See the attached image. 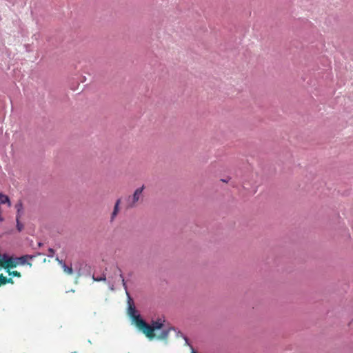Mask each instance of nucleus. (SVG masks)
<instances>
[{"label":"nucleus","mask_w":353,"mask_h":353,"mask_svg":"<svg viewBox=\"0 0 353 353\" xmlns=\"http://www.w3.org/2000/svg\"><path fill=\"white\" fill-rule=\"evenodd\" d=\"M83 265V263L81 261H74L71 263L70 267L68 266V275L73 276V280L75 283H77V279L81 275V271Z\"/></svg>","instance_id":"nucleus-3"},{"label":"nucleus","mask_w":353,"mask_h":353,"mask_svg":"<svg viewBox=\"0 0 353 353\" xmlns=\"http://www.w3.org/2000/svg\"><path fill=\"white\" fill-rule=\"evenodd\" d=\"M7 272H8L9 275H12L13 276H17V277L21 276V273L18 271H16V270L10 271V270H8Z\"/></svg>","instance_id":"nucleus-11"},{"label":"nucleus","mask_w":353,"mask_h":353,"mask_svg":"<svg viewBox=\"0 0 353 353\" xmlns=\"http://www.w3.org/2000/svg\"><path fill=\"white\" fill-rule=\"evenodd\" d=\"M16 220H17V230L19 231H21L23 228V224H21L20 223L19 219H16Z\"/></svg>","instance_id":"nucleus-13"},{"label":"nucleus","mask_w":353,"mask_h":353,"mask_svg":"<svg viewBox=\"0 0 353 353\" xmlns=\"http://www.w3.org/2000/svg\"><path fill=\"white\" fill-rule=\"evenodd\" d=\"M192 353H196V352L194 350V349H192Z\"/></svg>","instance_id":"nucleus-19"},{"label":"nucleus","mask_w":353,"mask_h":353,"mask_svg":"<svg viewBox=\"0 0 353 353\" xmlns=\"http://www.w3.org/2000/svg\"><path fill=\"white\" fill-rule=\"evenodd\" d=\"M94 279L95 281H105V276H101V277H99V278H94Z\"/></svg>","instance_id":"nucleus-15"},{"label":"nucleus","mask_w":353,"mask_h":353,"mask_svg":"<svg viewBox=\"0 0 353 353\" xmlns=\"http://www.w3.org/2000/svg\"><path fill=\"white\" fill-rule=\"evenodd\" d=\"M145 188L144 185L137 188L135 190L134 194L132 196H129L126 199V209H131L137 206V203L142 199L143 197V191Z\"/></svg>","instance_id":"nucleus-2"},{"label":"nucleus","mask_w":353,"mask_h":353,"mask_svg":"<svg viewBox=\"0 0 353 353\" xmlns=\"http://www.w3.org/2000/svg\"><path fill=\"white\" fill-rule=\"evenodd\" d=\"M49 252H50V253H53V250H52V249H51V248H50V249H49Z\"/></svg>","instance_id":"nucleus-18"},{"label":"nucleus","mask_w":353,"mask_h":353,"mask_svg":"<svg viewBox=\"0 0 353 353\" xmlns=\"http://www.w3.org/2000/svg\"><path fill=\"white\" fill-rule=\"evenodd\" d=\"M172 330V327H170L168 329L163 330L160 334L156 336L157 339L160 340H167L168 338L170 331Z\"/></svg>","instance_id":"nucleus-8"},{"label":"nucleus","mask_w":353,"mask_h":353,"mask_svg":"<svg viewBox=\"0 0 353 353\" xmlns=\"http://www.w3.org/2000/svg\"><path fill=\"white\" fill-rule=\"evenodd\" d=\"M38 245H39V246H41L42 244H41V243H39Z\"/></svg>","instance_id":"nucleus-20"},{"label":"nucleus","mask_w":353,"mask_h":353,"mask_svg":"<svg viewBox=\"0 0 353 353\" xmlns=\"http://www.w3.org/2000/svg\"><path fill=\"white\" fill-rule=\"evenodd\" d=\"M137 327L150 340L156 338L154 331L161 330L164 326V320L159 319L157 321H152L151 325L147 323L142 319L137 317Z\"/></svg>","instance_id":"nucleus-1"},{"label":"nucleus","mask_w":353,"mask_h":353,"mask_svg":"<svg viewBox=\"0 0 353 353\" xmlns=\"http://www.w3.org/2000/svg\"><path fill=\"white\" fill-rule=\"evenodd\" d=\"M63 269H64V271H66V265H65V264H64V265H63Z\"/></svg>","instance_id":"nucleus-17"},{"label":"nucleus","mask_w":353,"mask_h":353,"mask_svg":"<svg viewBox=\"0 0 353 353\" xmlns=\"http://www.w3.org/2000/svg\"><path fill=\"white\" fill-rule=\"evenodd\" d=\"M120 277L121 279L122 284H123L124 288L126 289L127 286H126L125 281V279L123 278V274L121 273L120 274Z\"/></svg>","instance_id":"nucleus-14"},{"label":"nucleus","mask_w":353,"mask_h":353,"mask_svg":"<svg viewBox=\"0 0 353 353\" xmlns=\"http://www.w3.org/2000/svg\"><path fill=\"white\" fill-rule=\"evenodd\" d=\"M129 314L131 316V318L132 319L135 325L137 326V321H136L137 317H138L139 319H141V318L139 314H137V310H136L135 307L132 305H130V307H129Z\"/></svg>","instance_id":"nucleus-6"},{"label":"nucleus","mask_w":353,"mask_h":353,"mask_svg":"<svg viewBox=\"0 0 353 353\" xmlns=\"http://www.w3.org/2000/svg\"><path fill=\"white\" fill-rule=\"evenodd\" d=\"M7 283V278L5 277L2 274H0V286Z\"/></svg>","instance_id":"nucleus-12"},{"label":"nucleus","mask_w":353,"mask_h":353,"mask_svg":"<svg viewBox=\"0 0 353 353\" xmlns=\"http://www.w3.org/2000/svg\"><path fill=\"white\" fill-rule=\"evenodd\" d=\"M34 257V256L33 255H23L22 256L17 258L16 260L17 261L18 264L25 265L28 263L30 266H31L32 264L30 263H28V260L32 259Z\"/></svg>","instance_id":"nucleus-5"},{"label":"nucleus","mask_w":353,"mask_h":353,"mask_svg":"<svg viewBox=\"0 0 353 353\" xmlns=\"http://www.w3.org/2000/svg\"><path fill=\"white\" fill-rule=\"evenodd\" d=\"M120 203H121V199H119L115 202V204H114V210H113V212H112V213L111 214V221H112L115 219L117 215L118 214L119 211V205H120Z\"/></svg>","instance_id":"nucleus-7"},{"label":"nucleus","mask_w":353,"mask_h":353,"mask_svg":"<svg viewBox=\"0 0 353 353\" xmlns=\"http://www.w3.org/2000/svg\"><path fill=\"white\" fill-rule=\"evenodd\" d=\"M0 261L2 263L1 266L5 269L16 268L17 265H18L16 259H13L12 257H8V255L6 254H3V256L0 254Z\"/></svg>","instance_id":"nucleus-4"},{"label":"nucleus","mask_w":353,"mask_h":353,"mask_svg":"<svg viewBox=\"0 0 353 353\" xmlns=\"http://www.w3.org/2000/svg\"><path fill=\"white\" fill-rule=\"evenodd\" d=\"M14 282H13L12 279H11V278L8 279L7 278V283H12V284Z\"/></svg>","instance_id":"nucleus-16"},{"label":"nucleus","mask_w":353,"mask_h":353,"mask_svg":"<svg viewBox=\"0 0 353 353\" xmlns=\"http://www.w3.org/2000/svg\"><path fill=\"white\" fill-rule=\"evenodd\" d=\"M0 203L1 204L7 203L9 207L11 206V202L9 197L2 193H0Z\"/></svg>","instance_id":"nucleus-10"},{"label":"nucleus","mask_w":353,"mask_h":353,"mask_svg":"<svg viewBox=\"0 0 353 353\" xmlns=\"http://www.w3.org/2000/svg\"><path fill=\"white\" fill-rule=\"evenodd\" d=\"M15 208L17 210V219H19L21 216L22 212H23V203L21 201H19L16 205Z\"/></svg>","instance_id":"nucleus-9"}]
</instances>
